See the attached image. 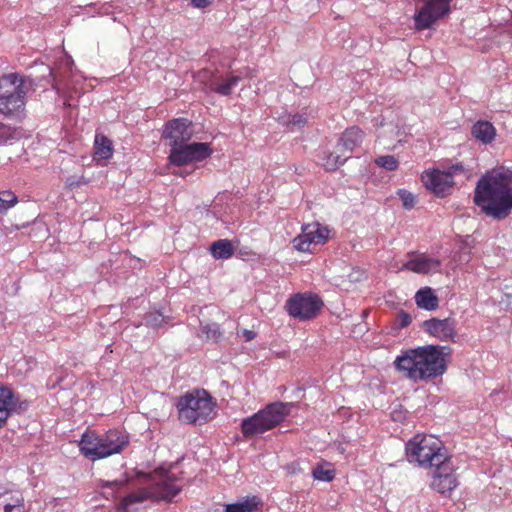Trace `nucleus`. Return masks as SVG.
<instances>
[{
	"mask_svg": "<svg viewBox=\"0 0 512 512\" xmlns=\"http://www.w3.org/2000/svg\"><path fill=\"white\" fill-rule=\"evenodd\" d=\"M474 203L489 217L507 218L512 211V170L499 168L486 172L476 184Z\"/></svg>",
	"mask_w": 512,
	"mask_h": 512,
	"instance_id": "1",
	"label": "nucleus"
},
{
	"mask_svg": "<svg viewBox=\"0 0 512 512\" xmlns=\"http://www.w3.org/2000/svg\"><path fill=\"white\" fill-rule=\"evenodd\" d=\"M449 354L450 348L447 346H420L402 351L394 360V367L410 381H428L446 372V356Z\"/></svg>",
	"mask_w": 512,
	"mask_h": 512,
	"instance_id": "2",
	"label": "nucleus"
},
{
	"mask_svg": "<svg viewBox=\"0 0 512 512\" xmlns=\"http://www.w3.org/2000/svg\"><path fill=\"white\" fill-rule=\"evenodd\" d=\"M179 478L172 469L158 468L151 475V483L147 488L128 494L122 500V507L128 511L130 506L141 503L145 500H167L170 501L181 490L182 485L178 484Z\"/></svg>",
	"mask_w": 512,
	"mask_h": 512,
	"instance_id": "3",
	"label": "nucleus"
},
{
	"mask_svg": "<svg viewBox=\"0 0 512 512\" xmlns=\"http://www.w3.org/2000/svg\"><path fill=\"white\" fill-rule=\"evenodd\" d=\"M128 444V435L120 430H110L102 435L85 432L79 449L86 458L96 461L120 453Z\"/></svg>",
	"mask_w": 512,
	"mask_h": 512,
	"instance_id": "4",
	"label": "nucleus"
},
{
	"mask_svg": "<svg viewBox=\"0 0 512 512\" xmlns=\"http://www.w3.org/2000/svg\"><path fill=\"white\" fill-rule=\"evenodd\" d=\"M405 450L410 463L424 468L436 467L449 458L442 442L433 435H415L406 443Z\"/></svg>",
	"mask_w": 512,
	"mask_h": 512,
	"instance_id": "5",
	"label": "nucleus"
},
{
	"mask_svg": "<svg viewBox=\"0 0 512 512\" xmlns=\"http://www.w3.org/2000/svg\"><path fill=\"white\" fill-rule=\"evenodd\" d=\"M292 405V403L274 402L254 415L244 418L241 423L243 435L252 437L273 429L289 415Z\"/></svg>",
	"mask_w": 512,
	"mask_h": 512,
	"instance_id": "6",
	"label": "nucleus"
},
{
	"mask_svg": "<svg viewBox=\"0 0 512 512\" xmlns=\"http://www.w3.org/2000/svg\"><path fill=\"white\" fill-rule=\"evenodd\" d=\"M215 404L204 390L186 393L177 402L179 419L187 424L204 423L212 419Z\"/></svg>",
	"mask_w": 512,
	"mask_h": 512,
	"instance_id": "7",
	"label": "nucleus"
},
{
	"mask_svg": "<svg viewBox=\"0 0 512 512\" xmlns=\"http://www.w3.org/2000/svg\"><path fill=\"white\" fill-rule=\"evenodd\" d=\"M26 89L18 74L11 73L0 78V113L20 116L25 107Z\"/></svg>",
	"mask_w": 512,
	"mask_h": 512,
	"instance_id": "8",
	"label": "nucleus"
},
{
	"mask_svg": "<svg viewBox=\"0 0 512 512\" xmlns=\"http://www.w3.org/2000/svg\"><path fill=\"white\" fill-rule=\"evenodd\" d=\"M363 139L364 133L360 128L353 126L346 129L339 138L334 151L327 156L324 162L326 170H335L344 164L350 158L349 153L360 146Z\"/></svg>",
	"mask_w": 512,
	"mask_h": 512,
	"instance_id": "9",
	"label": "nucleus"
},
{
	"mask_svg": "<svg viewBox=\"0 0 512 512\" xmlns=\"http://www.w3.org/2000/svg\"><path fill=\"white\" fill-rule=\"evenodd\" d=\"M467 172L460 163L451 165L445 170L435 169L425 172L422 180L425 187L438 197H445L452 192L455 184L454 176H466Z\"/></svg>",
	"mask_w": 512,
	"mask_h": 512,
	"instance_id": "10",
	"label": "nucleus"
},
{
	"mask_svg": "<svg viewBox=\"0 0 512 512\" xmlns=\"http://www.w3.org/2000/svg\"><path fill=\"white\" fill-rule=\"evenodd\" d=\"M212 148L208 143L184 142L170 149L169 161L176 166H183L194 162H200L210 157Z\"/></svg>",
	"mask_w": 512,
	"mask_h": 512,
	"instance_id": "11",
	"label": "nucleus"
},
{
	"mask_svg": "<svg viewBox=\"0 0 512 512\" xmlns=\"http://www.w3.org/2000/svg\"><path fill=\"white\" fill-rule=\"evenodd\" d=\"M322 305L318 296L298 293L287 300L285 308L290 316L299 320H308L317 315Z\"/></svg>",
	"mask_w": 512,
	"mask_h": 512,
	"instance_id": "12",
	"label": "nucleus"
},
{
	"mask_svg": "<svg viewBox=\"0 0 512 512\" xmlns=\"http://www.w3.org/2000/svg\"><path fill=\"white\" fill-rule=\"evenodd\" d=\"M449 3L450 0H426L414 16L415 28L417 30L430 28L439 18L449 12Z\"/></svg>",
	"mask_w": 512,
	"mask_h": 512,
	"instance_id": "13",
	"label": "nucleus"
},
{
	"mask_svg": "<svg viewBox=\"0 0 512 512\" xmlns=\"http://www.w3.org/2000/svg\"><path fill=\"white\" fill-rule=\"evenodd\" d=\"M328 238V228L314 222L302 226V233L293 239V245L300 252H309L312 245L324 244Z\"/></svg>",
	"mask_w": 512,
	"mask_h": 512,
	"instance_id": "14",
	"label": "nucleus"
},
{
	"mask_svg": "<svg viewBox=\"0 0 512 512\" xmlns=\"http://www.w3.org/2000/svg\"><path fill=\"white\" fill-rule=\"evenodd\" d=\"M434 468L435 472L431 482V487L434 490L441 494H448L457 487L458 482L454 474L455 467L451 457Z\"/></svg>",
	"mask_w": 512,
	"mask_h": 512,
	"instance_id": "15",
	"label": "nucleus"
},
{
	"mask_svg": "<svg viewBox=\"0 0 512 512\" xmlns=\"http://www.w3.org/2000/svg\"><path fill=\"white\" fill-rule=\"evenodd\" d=\"M163 136L171 148L188 142L193 136L192 122L186 118L173 119L166 124Z\"/></svg>",
	"mask_w": 512,
	"mask_h": 512,
	"instance_id": "16",
	"label": "nucleus"
},
{
	"mask_svg": "<svg viewBox=\"0 0 512 512\" xmlns=\"http://www.w3.org/2000/svg\"><path fill=\"white\" fill-rule=\"evenodd\" d=\"M423 328L431 336L440 340H454L456 336L455 320L451 318H432L423 322Z\"/></svg>",
	"mask_w": 512,
	"mask_h": 512,
	"instance_id": "17",
	"label": "nucleus"
},
{
	"mask_svg": "<svg viewBox=\"0 0 512 512\" xmlns=\"http://www.w3.org/2000/svg\"><path fill=\"white\" fill-rule=\"evenodd\" d=\"M18 398L13 390L0 383V428L17 409Z\"/></svg>",
	"mask_w": 512,
	"mask_h": 512,
	"instance_id": "18",
	"label": "nucleus"
},
{
	"mask_svg": "<svg viewBox=\"0 0 512 512\" xmlns=\"http://www.w3.org/2000/svg\"><path fill=\"white\" fill-rule=\"evenodd\" d=\"M241 79L242 76L239 75L214 76L210 79L208 87L220 95L228 96Z\"/></svg>",
	"mask_w": 512,
	"mask_h": 512,
	"instance_id": "19",
	"label": "nucleus"
},
{
	"mask_svg": "<svg viewBox=\"0 0 512 512\" xmlns=\"http://www.w3.org/2000/svg\"><path fill=\"white\" fill-rule=\"evenodd\" d=\"M440 265L441 262L438 259L421 255L406 262L402 269L411 270L415 273L427 274L432 271H437Z\"/></svg>",
	"mask_w": 512,
	"mask_h": 512,
	"instance_id": "20",
	"label": "nucleus"
},
{
	"mask_svg": "<svg viewBox=\"0 0 512 512\" xmlns=\"http://www.w3.org/2000/svg\"><path fill=\"white\" fill-rule=\"evenodd\" d=\"M471 133L477 140L490 143L495 138L496 130L490 122L478 121L473 125Z\"/></svg>",
	"mask_w": 512,
	"mask_h": 512,
	"instance_id": "21",
	"label": "nucleus"
},
{
	"mask_svg": "<svg viewBox=\"0 0 512 512\" xmlns=\"http://www.w3.org/2000/svg\"><path fill=\"white\" fill-rule=\"evenodd\" d=\"M415 301L418 307L426 310H434L438 307V298L430 287H424L417 291Z\"/></svg>",
	"mask_w": 512,
	"mask_h": 512,
	"instance_id": "22",
	"label": "nucleus"
},
{
	"mask_svg": "<svg viewBox=\"0 0 512 512\" xmlns=\"http://www.w3.org/2000/svg\"><path fill=\"white\" fill-rule=\"evenodd\" d=\"M210 252L215 259H228L234 254V247L230 240L220 239L212 243Z\"/></svg>",
	"mask_w": 512,
	"mask_h": 512,
	"instance_id": "23",
	"label": "nucleus"
},
{
	"mask_svg": "<svg viewBox=\"0 0 512 512\" xmlns=\"http://www.w3.org/2000/svg\"><path fill=\"white\" fill-rule=\"evenodd\" d=\"M256 497L241 502L225 505L224 512H260Z\"/></svg>",
	"mask_w": 512,
	"mask_h": 512,
	"instance_id": "24",
	"label": "nucleus"
},
{
	"mask_svg": "<svg viewBox=\"0 0 512 512\" xmlns=\"http://www.w3.org/2000/svg\"><path fill=\"white\" fill-rule=\"evenodd\" d=\"M95 156L103 160L112 156L111 141L104 135H96L95 137Z\"/></svg>",
	"mask_w": 512,
	"mask_h": 512,
	"instance_id": "25",
	"label": "nucleus"
},
{
	"mask_svg": "<svg viewBox=\"0 0 512 512\" xmlns=\"http://www.w3.org/2000/svg\"><path fill=\"white\" fill-rule=\"evenodd\" d=\"M220 326L216 323L201 326L198 337L202 340L218 342L222 337Z\"/></svg>",
	"mask_w": 512,
	"mask_h": 512,
	"instance_id": "26",
	"label": "nucleus"
},
{
	"mask_svg": "<svg viewBox=\"0 0 512 512\" xmlns=\"http://www.w3.org/2000/svg\"><path fill=\"white\" fill-rule=\"evenodd\" d=\"M312 476L316 480L330 482L335 477V471L329 463H321L313 468Z\"/></svg>",
	"mask_w": 512,
	"mask_h": 512,
	"instance_id": "27",
	"label": "nucleus"
},
{
	"mask_svg": "<svg viewBox=\"0 0 512 512\" xmlns=\"http://www.w3.org/2000/svg\"><path fill=\"white\" fill-rule=\"evenodd\" d=\"M18 202L17 196L9 190L0 192V214H5L10 208Z\"/></svg>",
	"mask_w": 512,
	"mask_h": 512,
	"instance_id": "28",
	"label": "nucleus"
},
{
	"mask_svg": "<svg viewBox=\"0 0 512 512\" xmlns=\"http://www.w3.org/2000/svg\"><path fill=\"white\" fill-rule=\"evenodd\" d=\"M375 163L378 166L385 168L386 170H389V171H393V170L397 169L398 164H399L398 160L394 156H391V155L380 156L375 159Z\"/></svg>",
	"mask_w": 512,
	"mask_h": 512,
	"instance_id": "29",
	"label": "nucleus"
},
{
	"mask_svg": "<svg viewBox=\"0 0 512 512\" xmlns=\"http://www.w3.org/2000/svg\"><path fill=\"white\" fill-rule=\"evenodd\" d=\"M398 195L402 201V205L405 209H412L414 206H415V203H416V199H415V196L407 191V190H404V189H400L398 191Z\"/></svg>",
	"mask_w": 512,
	"mask_h": 512,
	"instance_id": "30",
	"label": "nucleus"
},
{
	"mask_svg": "<svg viewBox=\"0 0 512 512\" xmlns=\"http://www.w3.org/2000/svg\"><path fill=\"white\" fill-rule=\"evenodd\" d=\"M307 124V115L306 113H297L292 115L291 126L290 129H300Z\"/></svg>",
	"mask_w": 512,
	"mask_h": 512,
	"instance_id": "31",
	"label": "nucleus"
},
{
	"mask_svg": "<svg viewBox=\"0 0 512 512\" xmlns=\"http://www.w3.org/2000/svg\"><path fill=\"white\" fill-rule=\"evenodd\" d=\"M3 512H24L23 498H12L9 504H6V509Z\"/></svg>",
	"mask_w": 512,
	"mask_h": 512,
	"instance_id": "32",
	"label": "nucleus"
},
{
	"mask_svg": "<svg viewBox=\"0 0 512 512\" xmlns=\"http://www.w3.org/2000/svg\"><path fill=\"white\" fill-rule=\"evenodd\" d=\"M502 291L503 297L501 298V302L507 307H512V286L505 285Z\"/></svg>",
	"mask_w": 512,
	"mask_h": 512,
	"instance_id": "33",
	"label": "nucleus"
},
{
	"mask_svg": "<svg viewBox=\"0 0 512 512\" xmlns=\"http://www.w3.org/2000/svg\"><path fill=\"white\" fill-rule=\"evenodd\" d=\"M13 131L11 127L0 122V144L6 142L12 137Z\"/></svg>",
	"mask_w": 512,
	"mask_h": 512,
	"instance_id": "34",
	"label": "nucleus"
},
{
	"mask_svg": "<svg viewBox=\"0 0 512 512\" xmlns=\"http://www.w3.org/2000/svg\"><path fill=\"white\" fill-rule=\"evenodd\" d=\"M66 186L73 189L85 183L83 177L70 176L66 179Z\"/></svg>",
	"mask_w": 512,
	"mask_h": 512,
	"instance_id": "35",
	"label": "nucleus"
},
{
	"mask_svg": "<svg viewBox=\"0 0 512 512\" xmlns=\"http://www.w3.org/2000/svg\"><path fill=\"white\" fill-rule=\"evenodd\" d=\"M93 7L96 8L97 11H95L93 14H91L92 16H94L95 14L109 15L111 13V5L108 3L99 4V5L95 4Z\"/></svg>",
	"mask_w": 512,
	"mask_h": 512,
	"instance_id": "36",
	"label": "nucleus"
},
{
	"mask_svg": "<svg viewBox=\"0 0 512 512\" xmlns=\"http://www.w3.org/2000/svg\"><path fill=\"white\" fill-rule=\"evenodd\" d=\"M146 322L151 326H159L163 322V317L160 314H149L146 317Z\"/></svg>",
	"mask_w": 512,
	"mask_h": 512,
	"instance_id": "37",
	"label": "nucleus"
},
{
	"mask_svg": "<svg viewBox=\"0 0 512 512\" xmlns=\"http://www.w3.org/2000/svg\"><path fill=\"white\" fill-rule=\"evenodd\" d=\"M398 321L401 327H407L411 323L412 317L407 312L400 311L398 314Z\"/></svg>",
	"mask_w": 512,
	"mask_h": 512,
	"instance_id": "38",
	"label": "nucleus"
},
{
	"mask_svg": "<svg viewBox=\"0 0 512 512\" xmlns=\"http://www.w3.org/2000/svg\"><path fill=\"white\" fill-rule=\"evenodd\" d=\"M278 121L280 124L284 125V126H287L290 128L291 126V119H292V114L290 113H287V112H283L281 114H279L278 116Z\"/></svg>",
	"mask_w": 512,
	"mask_h": 512,
	"instance_id": "39",
	"label": "nucleus"
},
{
	"mask_svg": "<svg viewBox=\"0 0 512 512\" xmlns=\"http://www.w3.org/2000/svg\"><path fill=\"white\" fill-rule=\"evenodd\" d=\"M11 499H12V496L10 493H8V492L2 493V494L0 493V512L5 511L6 504H9Z\"/></svg>",
	"mask_w": 512,
	"mask_h": 512,
	"instance_id": "40",
	"label": "nucleus"
},
{
	"mask_svg": "<svg viewBox=\"0 0 512 512\" xmlns=\"http://www.w3.org/2000/svg\"><path fill=\"white\" fill-rule=\"evenodd\" d=\"M214 0H191V4L196 8H206Z\"/></svg>",
	"mask_w": 512,
	"mask_h": 512,
	"instance_id": "41",
	"label": "nucleus"
},
{
	"mask_svg": "<svg viewBox=\"0 0 512 512\" xmlns=\"http://www.w3.org/2000/svg\"><path fill=\"white\" fill-rule=\"evenodd\" d=\"M242 334L246 341H251L256 337V333L252 330L243 329Z\"/></svg>",
	"mask_w": 512,
	"mask_h": 512,
	"instance_id": "42",
	"label": "nucleus"
},
{
	"mask_svg": "<svg viewBox=\"0 0 512 512\" xmlns=\"http://www.w3.org/2000/svg\"><path fill=\"white\" fill-rule=\"evenodd\" d=\"M125 481L123 480H115V481H112V482H107V486H122L124 485Z\"/></svg>",
	"mask_w": 512,
	"mask_h": 512,
	"instance_id": "43",
	"label": "nucleus"
},
{
	"mask_svg": "<svg viewBox=\"0 0 512 512\" xmlns=\"http://www.w3.org/2000/svg\"><path fill=\"white\" fill-rule=\"evenodd\" d=\"M357 274H358V276H355V277L353 276V274H351V275H350V278H351L352 280H354V281H358V280H360V277L363 275V273H362V272H360V271H358V272H357Z\"/></svg>",
	"mask_w": 512,
	"mask_h": 512,
	"instance_id": "44",
	"label": "nucleus"
}]
</instances>
